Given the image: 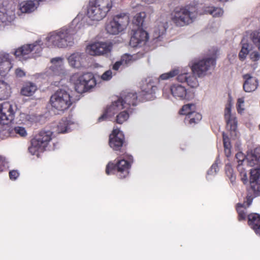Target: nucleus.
Instances as JSON below:
<instances>
[{"label": "nucleus", "mask_w": 260, "mask_h": 260, "mask_svg": "<svg viewBox=\"0 0 260 260\" xmlns=\"http://www.w3.org/2000/svg\"><path fill=\"white\" fill-rule=\"evenodd\" d=\"M246 160L248 166L254 167L250 170V183L252 190L258 195L260 193V148L248 153Z\"/></svg>", "instance_id": "f257e3e1"}, {"label": "nucleus", "mask_w": 260, "mask_h": 260, "mask_svg": "<svg viewBox=\"0 0 260 260\" xmlns=\"http://www.w3.org/2000/svg\"><path fill=\"white\" fill-rule=\"evenodd\" d=\"M73 35L74 32L71 29H62L50 33L46 39L49 43L48 46L65 48L74 44Z\"/></svg>", "instance_id": "f03ea898"}, {"label": "nucleus", "mask_w": 260, "mask_h": 260, "mask_svg": "<svg viewBox=\"0 0 260 260\" xmlns=\"http://www.w3.org/2000/svg\"><path fill=\"white\" fill-rule=\"evenodd\" d=\"M188 7L176 8L172 17L173 22L178 26H183L192 23L197 17V13Z\"/></svg>", "instance_id": "7ed1b4c3"}, {"label": "nucleus", "mask_w": 260, "mask_h": 260, "mask_svg": "<svg viewBox=\"0 0 260 260\" xmlns=\"http://www.w3.org/2000/svg\"><path fill=\"white\" fill-rule=\"evenodd\" d=\"M52 132L49 130H42L31 140L28 151L32 155H38L37 152L43 151L51 140Z\"/></svg>", "instance_id": "20e7f679"}, {"label": "nucleus", "mask_w": 260, "mask_h": 260, "mask_svg": "<svg viewBox=\"0 0 260 260\" xmlns=\"http://www.w3.org/2000/svg\"><path fill=\"white\" fill-rule=\"evenodd\" d=\"M50 103L52 107L63 111L72 104V101L70 94L66 90L60 89L51 96Z\"/></svg>", "instance_id": "39448f33"}, {"label": "nucleus", "mask_w": 260, "mask_h": 260, "mask_svg": "<svg viewBox=\"0 0 260 260\" xmlns=\"http://www.w3.org/2000/svg\"><path fill=\"white\" fill-rule=\"evenodd\" d=\"M129 23V17L125 14H118L108 22L106 26L107 33L116 35L126 29Z\"/></svg>", "instance_id": "423d86ee"}, {"label": "nucleus", "mask_w": 260, "mask_h": 260, "mask_svg": "<svg viewBox=\"0 0 260 260\" xmlns=\"http://www.w3.org/2000/svg\"><path fill=\"white\" fill-rule=\"evenodd\" d=\"M215 64V60L212 57H209L194 62L191 65L192 74L199 77H202L207 75L209 71Z\"/></svg>", "instance_id": "0eeeda50"}, {"label": "nucleus", "mask_w": 260, "mask_h": 260, "mask_svg": "<svg viewBox=\"0 0 260 260\" xmlns=\"http://www.w3.org/2000/svg\"><path fill=\"white\" fill-rule=\"evenodd\" d=\"M96 84L92 74H84L78 77L75 83V89L78 93H83L91 89Z\"/></svg>", "instance_id": "6e6552de"}, {"label": "nucleus", "mask_w": 260, "mask_h": 260, "mask_svg": "<svg viewBox=\"0 0 260 260\" xmlns=\"http://www.w3.org/2000/svg\"><path fill=\"white\" fill-rule=\"evenodd\" d=\"M112 48L111 43L98 42L86 47V51L90 55H102L109 54Z\"/></svg>", "instance_id": "1a4fd4ad"}, {"label": "nucleus", "mask_w": 260, "mask_h": 260, "mask_svg": "<svg viewBox=\"0 0 260 260\" xmlns=\"http://www.w3.org/2000/svg\"><path fill=\"white\" fill-rule=\"evenodd\" d=\"M41 41L38 40L34 44L24 45L16 50L14 54L16 57L21 59L27 58V57L26 56L34 51L36 53H39L42 51L41 45L42 44H41Z\"/></svg>", "instance_id": "9d476101"}, {"label": "nucleus", "mask_w": 260, "mask_h": 260, "mask_svg": "<svg viewBox=\"0 0 260 260\" xmlns=\"http://www.w3.org/2000/svg\"><path fill=\"white\" fill-rule=\"evenodd\" d=\"M129 167V163L125 159H121L114 165L113 163L109 162L106 167V173L107 175L110 174V171L116 169L119 173V177L120 178H125L128 174V169Z\"/></svg>", "instance_id": "9b49d317"}, {"label": "nucleus", "mask_w": 260, "mask_h": 260, "mask_svg": "<svg viewBox=\"0 0 260 260\" xmlns=\"http://www.w3.org/2000/svg\"><path fill=\"white\" fill-rule=\"evenodd\" d=\"M14 112L12 106L8 103L0 105V123L8 125L14 119Z\"/></svg>", "instance_id": "f8f14e48"}, {"label": "nucleus", "mask_w": 260, "mask_h": 260, "mask_svg": "<svg viewBox=\"0 0 260 260\" xmlns=\"http://www.w3.org/2000/svg\"><path fill=\"white\" fill-rule=\"evenodd\" d=\"M170 90L174 97L180 100H189L194 96L193 93L187 91L185 87L179 84H174L170 88Z\"/></svg>", "instance_id": "ddd939ff"}, {"label": "nucleus", "mask_w": 260, "mask_h": 260, "mask_svg": "<svg viewBox=\"0 0 260 260\" xmlns=\"http://www.w3.org/2000/svg\"><path fill=\"white\" fill-rule=\"evenodd\" d=\"M148 39V35L145 31L139 29L132 36L129 45L132 47H140L144 45Z\"/></svg>", "instance_id": "4468645a"}, {"label": "nucleus", "mask_w": 260, "mask_h": 260, "mask_svg": "<svg viewBox=\"0 0 260 260\" xmlns=\"http://www.w3.org/2000/svg\"><path fill=\"white\" fill-rule=\"evenodd\" d=\"M124 136L118 129H115L109 137L110 146L115 150H119L123 143Z\"/></svg>", "instance_id": "2eb2a0df"}, {"label": "nucleus", "mask_w": 260, "mask_h": 260, "mask_svg": "<svg viewBox=\"0 0 260 260\" xmlns=\"http://www.w3.org/2000/svg\"><path fill=\"white\" fill-rule=\"evenodd\" d=\"M86 54L83 52H74L68 57V63L71 67L79 69L83 66L86 59Z\"/></svg>", "instance_id": "dca6fc26"}, {"label": "nucleus", "mask_w": 260, "mask_h": 260, "mask_svg": "<svg viewBox=\"0 0 260 260\" xmlns=\"http://www.w3.org/2000/svg\"><path fill=\"white\" fill-rule=\"evenodd\" d=\"M178 75L177 79L180 82H186L188 73L186 72L185 71L180 72L177 69H174L170 72L161 74L159 78V79L162 80H168L172 78L175 76Z\"/></svg>", "instance_id": "f3484780"}, {"label": "nucleus", "mask_w": 260, "mask_h": 260, "mask_svg": "<svg viewBox=\"0 0 260 260\" xmlns=\"http://www.w3.org/2000/svg\"><path fill=\"white\" fill-rule=\"evenodd\" d=\"M123 105L120 103V101L119 100V99L112 102V104L107 108L105 112L99 118V122H101L107 119L108 117H111L113 116L119 110L122 109H124L123 107Z\"/></svg>", "instance_id": "a211bd4d"}, {"label": "nucleus", "mask_w": 260, "mask_h": 260, "mask_svg": "<svg viewBox=\"0 0 260 260\" xmlns=\"http://www.w3.org/2000/svg\"><path fill=\"white\" fill-rule=\"evenodd\" d=\"M50 62L52 65L50 69L52 71L53 74L55 75H64L66 73L64 67V58L62 57H56L52 58Z\"/></svg>", "instance_id": "6ab92c4d"}, {"label": "nucleus", "mask_w": 260, "mask_h": 260, "mask_svg": "<svg viewBox=\"0 0 260 260\" xmlns=\"http://www.w3.org/2000/svg\"><path fill=\"white\" fill-rule=\"evenodd\" d=\"M244 79L243 87L244 90L246 92H250L255 91L258 85L257 79L250 74H246L243 75Z\"/></svg>", "instance_id": "aec40b11"}, {"label": "nucleus", "mask_w": 260, "mask_h": 260, "mask_svg": "<svg viewBox=\"0 0 260 260\" xmlns=\"http://www.w3.org/2000/svg\"><path fill=\"white\" fill-rule=\"evenodd\" d=\"M87 14L89 18L95 21L103 19L107 15L101 8L98 7V5L95 3L93 5L89 6Z\"/></svg>", "instance_id": "412c9836"}, {"label": "nucleus", "mask_w": 260, "mask_h": 260, "mask_svg": "<svg viewBox=\"0 0 260 260\" xmlns=\"http://www.w3.org/2000/svg\"><path fill=\"white\" fill-rule=\"evenodd\" d=\"M138 96L136 92H127L123 98L118 99L123 107L128 109L131 106H135L138 103Z\"/></svg>", "instance_id": "4be33fe9"}, {"label": "nucleus", "mask_w": 260, "mask_h": 260, "mask_svg": "<svg viewBox=\"0 0 260 260\" xmlns=\"http://www.w3.org/2000/svg\"><path fill=\"white\" fill-rule=\"evenodd\" d=\"M224 117L226 122L227 128L231 132H235L237 127V121L234 116L231 114V107L229 105L224 111Z\"/></svg>", "instance_id": "5701e85b"}, {"label": "nucleus", "mask_w": 260, "mask_h": 260, "mask_svg": "<svg viewBox=\"0 0 260 260\" xmlns=\"http://www.w3.org/2000/svg\"><path fill=\"white\" fill-rule=\"evenodd\" d=\"M14 19V13L8 11L3 5V1L0 0V23L11 22Z\"/></svg>", "instance_id": "b1692460"}, {"label": "nucleus", "mask_w": 260, "mask_h": 260, "mask_svg": "<svg viewBox=\"0 0 260 260\" xmlns=\"http://www.w3.org/2000/svg\"><path fill=\"white\" fill-rule=\"evenodd\" d=\"M141 89L142 94L144 95L154 93L157 90V87L154 85L152 79L149 78L142 81Z\"/></svg>", "instance_id": "393cba45"}, {"label": "nucleus", "mask_w": 260, "mask_h": 260, "mask_svg": "<svg viewBox=\"0 0 260 260\" xmlns=\"http://www.w3.org/2000/svg\"><path fill=\"white\" fill-rule=\"evenodd\" d=\"M12 67L9 54L5 53L2 54L0 56V74L9 72Z\"/></svg>", "instance_id": "a878e982"}, {"label": "nucleus", "mask_w": 260, "mask_h": 260, "mask_svg": "<svg viewBox=\"0 0 260 260\" xmlns=\"http://www.w3.org/2000/svg\"><path fill=\"white\" fill-rule=\"evenodd\" d=\"M248 223L255 233L260 236V215L255 213L249 215Z\"/></svg>", "instance_id": "bb28decb"}, {"label": "nucleus", "mask_w": 260, "mask_h": 260, "mask_svg": "<svg viewBox=\"0 0 260 260\" xmlns=\"http://www.w3.org/2000/svg\"><path fill=\"white\" fill-rule=\"evenodd\" d=\"M37 90V85L31 82H27L23 84L20 93L25 96H30L32 95Z\"/></svg>", "instance_id": "cd10ccee"}, {"label": "nucleus", "mask_w": 260, "mask_h": 260, "mask_svg": "<svg viewBox=\"0 0 260 260\" xmlns=\"http://www.w3.org/2000/svg\"><path fill=\"white\" fill-rule=\"evenodd\" d=\"M38 2L27 1L20 4V10L22 13H30L37 8Z\"/></svg>", "instance_id": "c85d7f7f"}, {"label": "nucleus", "mask_w": 260, "mask_h": 260, "mask_svg": "<svg viewBox=\"0 0 260 260\" xmlns=\"http://www.w3.org/2000/svg\"><path fill=\"white\" fill-rule=\"evenodd\" d=\"M252 201V198L251 196H248L247 197L246 201L244 202L243 204H238L237 205V212L239 214V217L240 220H242L245 218L246 214L244 212L243 208L245 209L247 207H248L251 204Z\"/></svg>", "instance_id": "c756f323"}, {"label": "nucleus", "mask_w": 260, "mask_h": 260, "mask_svg": "<svg viewBox=\"0 0 260 260\" xmlns=\"http://www.w3.org/2000/svg\"><path fill=\"white\" fill-rule=\"evenodd\" d=\"M74 124L73 122L67 120L66 118L62 119L57 125L56 132L58 133H64L69 132L71 129V125Z\"/></svg>", "instance_id": "7c9ffc66"}, {"label": "nucleus", "mask_w": 260, "mask_h": 260, "mask_svg": "<svg viewBox=\"0 0 260 260\" xmlns=\"http://www.w3.org/2000/svg\"><path fill=\"white\" fill-rule=\"evenodd\" d=\"M10 86L3 81L0 80V101L7 99L10 95Z\"/></svg>", "instance_id": "2f4dec72"}, {"label": "nucleus", "mask_w": 260, "mask_h": 260, "mask_svg": "<svg viewBox=\"0 0 260 260\" xmlns=\"http://www.w3.org/2000/svg\"><path fill=\"white\" fill-rule=\"evenodd\" d=\"M168 27V25L167 21L157 22V26L155 28L154 30V38L155 39L160 38L165 33Z\"/></svg>", "instance_id": "473e14b6"}, {"label": "nucleus", "mask_w": 260, "mask_h": 260, "mask_svg": "<svg viewBox=\"0 0 260 260\" xmlns=\"http://www.w3.org/2000/svg\"><path fill=\"white\" fill-rule=\"evenodd\" d=\"M202 116L199 113L193 111L192 113H190L188 116H186L184 121L185 123H188L190 125H194L198 123L201 119Z\"/></svg>", "instance_id": "72a5a7b5"}, {"label": "nucleus", "mask_w": 260, "mask_h": 260, "mask_svg": "<svg viewBox=\"0 0 260 260\" xmlns=\"http://www.w3.org/2000/svg\"><path fill=\"white\" fill-rule=\"evenodd\" d=\"M95 3L106 14L113 6L112 0H95Z\"/></svg>", "instance_id": "f704fd0d"}, {"label": "nucleus", "mask_w": 260, "mask_h": 260, "mask_svg": "<svg viewBox=\"0 0 260 260\" xmlns=\"http://www.w3.org/2000/svg\"><path fill=\"white\" fill-rule=\"evenodd\" d=\"M223 142L224 148V152L226 157H229L231 154V145L228 136L224 133H222Z\"/></svg>", "instance_id": "c9c22d12"}, {"label": "nucleus", "mask_w": 260, "mask_h": 260, "mask_svg": "<svg viewBox=\"0 0 260 260\" xmlns=\"http://www.w3.org/2000/svg\"><path fill=\"white\" fill-rule=\"evenodd\" d=\"M196 106L194 104H188L183 106L180 111V114L188 116L190 113H192L195 110Z\"/></svg>", "instance_id": "e433bc0d"}, {"label": "nucleus", "mask_w": 260, "mask_h": 260, "mask_svg": "<svg viewBox=\"0 0 260 260\" xmlns=\"http://www.w3.org/2000/svg\"><path fill=\"white\" fill-rule=\"evenodd\" d=\"M129 118V113L127 111V109L120 112L116 116V122L119 124H122L126 121Z\"/></svg>", "instance_id": "4c0bfd02"}, {"label": "nucleus", "mask_w": 260, "mask_h": 260, "mask_svg": "<svg viewBox=\"0 0 260 260\" xmlns=\"http://www.w3.org/2000/svg\"><path fill=\"white\" fill-rule=\"evenodd\" d=\"M146 14L145 12H141L137 14L134 18L133 22L138 26H142Z\"/></svg>", "instance_id": "58836bf2"}, {"label": "nucleus", "mask_w": 260, "mask_h": 260, "mask_svg": "<svg viewBox=\"0 0 260 260\" xmlns=\"http://www.w3.org/2000/svg\"><path fill=\"white\" fill-rule=\"evenodd\" d=\"M186 83L191 88H196L199 86V82L197 78L190 73H188Z\"/></svg>", "instance_id": "ea45409f"}, {"label": "nucleus", "mask_w": 260, "mask_h": 260, "mask_svg": "<svg viewBox=\"0 0 260 260\" xmlns=\"http://www.w3.org/2000/svg\"><path fill=\"white\" fill-rule=\"evenodd\" d=\"M206 12L213 17H219L222 15L223 11L220 8H208Z\"/></svg>", "instance_id": "a19ab883"}, {"label": "nucleus", "mask_w": 260, "mask_h": 260, "mask_svg": "<svg viewBox=\"0 0 260 260\" xmlns=\"http://www.w3.org/2000/svg\"><path fill=\"white\" fill-rule=\"evenodd\" d=\"M225 174L229 178L231 183H234L236 180L235 176L233 173V170L230 165H226L225 168Z\"/></svg>", "instance_id": "79ce46f5"}, {"label": "nucleus", "mask_w": 260, "mask_h": 260, "mask_svg": "<svg viewBox=\"0 0 260 260\" xmlns=\"http://www.w3.org/2000/svg\"><path fill=\"white\" fill-rule=\"evenodd\" d=\"M248 47V44H245V43L243 44L242 49L239 54V58L243 60L245 58L246 56L249 53V50Z\"/></svg>", "instance_id": "37998d69"}, {"label": "nucleus", "mask_w": 260, "mask_h": 260, "mask_svg": "<svg viewBox=\"0 0 260 260\" xmlns=\"http://www.w3.org/2000/svg\"><path fill=\"white\" fill-rule=\"evenodd\" d=\"M133 56L127 54H125L121 56L120 60L124 67L131 63L133 60Z\"/></svg>", "instance_id": "c03bdc74"}, {"label": "nucleus", "mask_w": 260, "mask_h": 260, "mask_svg": "<svg viewBox=\"0 0 260 260\" xmlns=\"http://www.w3.org/2000/svg\"><path fill=\"white\" fill-rule=\"evenodd\" d=\"M236 158L238 162V169L239 170H240V166L242 165L243 161L245 160V156L241 152H239L236 154Z\"/></svg>", "instance_id": "a18cd8bd"}, {"label": "nucleus", "mask_w": 260, "mask_h": 260, "mask_svg": "<svg viewBox=\"0 0 260 260\" xmlns=\"http://www.w3.org/2000/svg\"><path fill=\"white\" fill-rule=\"evenodd\" d=\"M14 131L16 134L19 135L21 137H24L27 135L26 131L23 127H15L14 128Z\"/></svg>", "instance_id": "49530a36"}, {"label": "nucleus", "mask_w": 260, "mask_h": 260, "mask_svg": "<svg viewBox=\"0 0 260 260\" xmlns=\"http://www.w3.org/2000/svg\"><path fill=\"white\" fill-rule=\"evenodd\" d=\"M244 100L243 98H240L238 100L237 110L239 113H241L244 110Z\"/></svg>", "instance_id": "de8ad7c7"}, {"label": "nucleus", "mask_w": 260, "mask_h": 260, "mask_svg": "<svg viewBox=\"0 0 260 260\" xmlns=\"http://www.w3.org/2000/svg\"><path fill=\"white\" fill-rule=\"evenodd\" d=\"M219 169L217 166V164L215 163L212 165L210 169L207 172V174L208 175H214L216 174V173L218 171Z\"/></svg>", "instance_id": "09e8293b"}, {"label": "nucleus", "mask_w": 260, "mask_h": 260, "mask_svg": "<svg viewBox=\"0 0 260 260\" xmlns=\"http://www.w3.org/2000/svg\"><path fill=\"white\" fill-rule=\"evenodd\" d=\"M8 161L6 158L0 155V171H2L3 170V168H6L8 167Z\"/></svg>", "instance_id": "8fccbe9b"}, {"label": "nucleus", "mask_w": 260, "mask_h": 260, "mask_svg": "<svg viewBox=\"0 0 260 260\" xmlns=\"http://www.w3.org/2000/svg\"><path fill=\"white\" fill-rule=\"evenodd\" d=\"M112 76V73L111 70H108L106 71L102 75V79L103 80H110Z\"/></svg>", "instance_id": "3c124183"}, {"label": "nucleus", "mask_w": 260, "mask_h": 260, "mask_svg": "<svg viewBox=\"0 0 260 260\" xmlns=\"http://www.w3.org/2000/svg\"><path fill=\"white\" fill-rule=\"evenodd\" d=\"M19 176V173L16 170H12L9 172V177L11 180H15Z\"/></svg>", "instance_id": "603ef678"}, {"label": "nucleus", "mask_w": 260, "mask_h": 260, "mask_svg": "<svg viewBox=\"0 0 260 260\" xmlns=\"http://www.w3.org/2000/svg\"><path fill=\"white\" fill-rule=\"evenodd\" d=\"M124 68V66L120 60L116 61L113 65L112 69L115 71H118L120 68Z\"/></svg>", "instance_id": "864d4df0"}, {"label": "nucleus", "mask_w": 260, "mask_h": 260, "mask_svg": "<svg viewBox=\"0 0 260 260\" xmlns=\"http://www.w3.org/2000/svg\"><path fill=\"white\" fill-rule=\"evenodd\" d=\"M242 168H240V170H239L240 173V175L241 176V180L243 181V182H245V181H246L247 180V174L244 171H242Z\"/></svg>", "instance_id": "5fc2aeb1"}, {"label": "nucleus", "mask_w": 260, "mask_h": 260, "mask_svg": "<svg viewBox=\"0 0 260 260\" xmlns=\"http://www.w3.org/2000/svg\"><path fill=\"white\" fill-rule=\"evenodd\" d=\"M252 41L253 43L256 44L258 49L260 50V35L256 37L253 36L252 38Z\"/></svg>", "instance_id": "6e6d98bb"}, {"label": "nucleus", "mask_w": 260, "mask_h": 260, "mask_svg": "<svg viewBox=\"0 0 260 260\" xmlns=\"http://www.w3.org/2000/svg\"><path fill=\"white\" fill-rule=\"evenodd\" d=\"M15 74L17 76L19 77H22L25 76V73L24 72V71L19 68H18L16 70Z\"/></svg>", "instance_id": "4d7b16f0"}, {"label": "nucleus", "mask_w": 260, "mask_h": 260, "mask_svg": "<svg viewBox=\"0 0 260 260\" xmlns=\"http://www.w3.org/2000/svg\"><path fill=\"white\" fill-rule=\"evenodd\" d=\"M251 57L254 60H258L260 57V54L257 52H253L251 54Z\"/></svg>", "instance_id": "13d9d810"}, {"label": "nucleus", "mask_w": 260, "mask_h": 260, "mask_svg": "<svg viewBox=\"0 0 260 260\" xmlns=\"http://www.w3.org/2000/svg\"><path fill=\"white\" fill-rule=\"evenodd\" d=\"M259 129H260V124L259 125Z\"/></svg>", "instance_id": "bf43d9fd"}]
</instances>
